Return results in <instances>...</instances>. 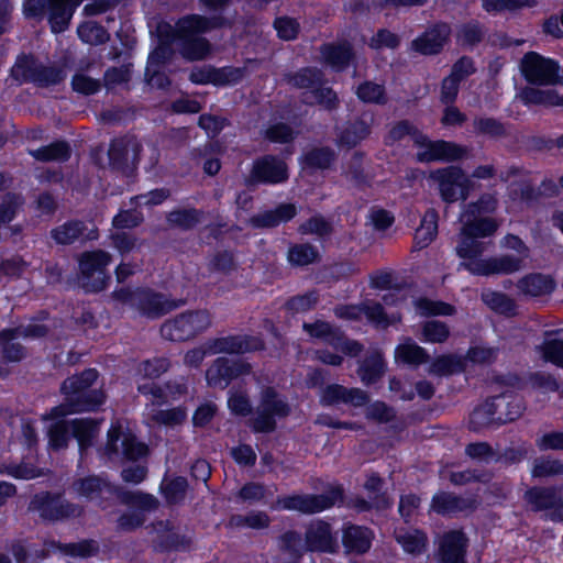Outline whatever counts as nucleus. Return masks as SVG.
I'll return each mask as SVG.
<instances>
[{
    "label": "nucleus",
    "mask_w": 563,
    "mask_h": 563,
    "mask_svg": "<svg viewBox=\"0 0 563 563\" xmlns=\"http://www.w3.org/2000/svg\"><path fill=\"white\" fill-rule=\"evenodd\" d=\"M496 207V199L490 195H484L477 202L464 206L461 212V228L455 251L457 256L464 260L460 267L473 275L512 274L522 269L529 258V247L514 234H507L500 240V247L506 251L505 254L482 257L488 246V243L482 239L493 235L499 227L495 219L485 217L494 212Z\"/></svg>",
    "instance_id": "1"
},
{
    "label": "nucleus",
    "mask_w": 563,
    "mask_h": 563,
    "mask_svg": "<svg viewBox=\"0 0 563 563\" xmlns=\"http://www.w3.org/2000/svg\"><path fill=\"white\" fill-rule=\"evenodd\" d=\"M98 372L93 368L84 371L78 376H71L66 379L62 386L69 404H62L52 409L47 437L48 445L53 450H59L67 445L69 431L77 440L80 451L90 446L92 440L99 431L98 422L91 419H75L70 422L64 420V417L77 412L93 410L104 402V395L100 390L88 391V388L97 380Z\"/></svg>",
    "instance_id": "2"
},
{
    "label": "nucleus",
    "mask_w": 563,
    "mask_h": 563,
    "mask_svg": "<svg viewBox=\"0 0 563 563\" xmlns=\"http://www.w3.org/2000/svg\"><path fill=\"white\" fill-rule=\"evenodd\" d=\"M82 0H24L23 12L27 18L42 16L48 11V21L54 33L66 30L76 8ZM117 0H93L85 5L87 15H95L115 5Z\"/></svg>",
    "instance_id": "3"
},
{
    "label": "nucleus",
    "mask_w": 563,
    "mask_h": 563,
    "mask_svg": "<svg viewBox=\"0 0 563 563\" xmlns=\"http://www.w3.org/2000/svg\"><path fill=\"white\" fill-rule=\"evenodd\" d=\"M407 135L410 136L417 145V158L420 162L454 161L463 157L466 153L465 148L454 143L445 141H429L423 134L416 131L406 121L394 125L390 129L386 141L391 144L396 141L402 140Z\"/></svg>",
    "instance_id": "4"
},
{
    "label": "nucleus",
    "mask_w": 563,
    "mask_h": 563,
    "mask_svg": "<svg viewBox=\"0 0 563 563\" xmlns=\"http://www.w3.org/2000/svg\"><path fill=\"white\" fill-rule=\"evenodd\" d=\"M522 411L520 399L503 394L485 401L471 415V423L477 429L490 424H501L517 419Z\"/></svg>",
    "instance_id": "5"
},
{
    "label": "nucleus",
    "mask_w": 563,
    "mask_h": 563,
    "mask_svg": "<svg viewBox=\"0 0 563 563\" xmlns=\"http://www.w3.org/2000/svg\"><path fill=\"white\" fill-rule=\"evenodd\" d=\"M262 347V342L255 336H225L206 342L202 346L192 349L185 355V364L190 367L198 366L207 355L228 353L240 354Z\"/></svg>",
    "instance_id": "6"
},
{
    "label": "nucleus",
    "mask_w": 563,
    "mask_h": 563,
    "mask_svg": "<svg viewBox=\"0 0 563 563\" xmlns=\"http://www.w3.org/2000/svg\"><path fill=\"white\" fill-rule=\"evenodd\" d=\"M214 25L216 22L200 15H190L178 21L177 33L183 41L181 54L185 58L190 60L202 59L209 54V43L198 34Z\"/></svg>",
    "instance_id": "7"
},
{
    "label": "nucleus",
    "mask_w": 563,
    "mask_h": 563,
    "mask_svg": "<svg viewBox=\"0 0 563 563\" xmlns=\"http://www.w3.org/2000/svg\"><path fill=\"white\" fill-rule=\"evenodd\" d=\"M147 453V448L136 442L129 423L123 420L112 422L107 437V443L103 454L109 460L125 457L128 460H136Z\"/></svg>",
    "instance_id": "8"
},
{
    "label": "nucleus",
    "mask_w": 563,
    "mask_h": 563,
    "mask_svg": "<svg viewBox=\"0 0 563 563\" xmlns=\"http://www.w3.org/2000/svg\"><path fill=\"white\" fill-rule=\"evenodd\" d=\"M113 298L122 305L136 308L148 317H158L176 308L174 301L145 289L120 288L113 292Z\"/></svg>",
    "instance_id": "9"
},
{
    "label": "nucleus",
    "mask_w": 563,
    "mask_h": 563,
    "mask_svg": "<svg viewBox=\"0 0 563 563\" xmlns=\"http://www.w3.org/2000/svg\"><path fill=\"white\" fill-rule=\"evenodd\" d=\"M211 325V316L206 310L181 313L166 321L161 329L165 339L170 341L188 340L206 331Z\"/></svg>",
    "instance_id": "10"
},
{
    "label": "nucleus",
    "mask_w": 563,
    "mask_h": 563,
    "mask_svg": "<svg viewBox=\"0 0 563 563\" xmlns=\"http://www.w3.org/2000/svg\"><path fill=\"white\" fill-rule=\"evenodd\" d=\"M283 544L295 554H299L303 548L307 551L320 552H332L336 548V541L331 533L330 526L322 521H316L309 526L303 547L299 536L294 532L286 533L283 537Z\"/></svg>",
    "instance_id": "11"
},
{
    "label": "nucleus",
    "mask_w": 563,
    "mask_h": 563,
    "mask_svg": "<svg viewBox=\"0 0 563 563\" xmlns=\"http://www.w3.org/2000/svg\"><path fill=\"white\" fill-rule=\"evenodd\" d=\"M430 179L437 183L441 198L446 202L465 200L472 190V179L455 166L432 172Z\"/></svg>",
    "instance_id": "12"
},
{
    "label": "nucleus",
    "mask_w": 563,
    "mask_h": 563,
    "mask_svg": "<svg viewBox=\"0 0 563 563\" xmlns=\"http://www.w3.org/2000/svg\"><path fill=\"white\" fill-rule=\"evenodd\" d=\"M523 77L531 84L552 86L559 80V64L536 52L527 53L520 63Z\"/></svg>",
    "instance_id": "13"
},
{
    "label": "nucleus",
    "mask_w": 563,
    "mask_h": 563,
    "mask_svg": "<svg viewBox=\"0 0 563 563\" xmlns=\"http://www.w3.org/2000/svg\"><path fill=\"white\" fill-rule=\"evenodd\" d=\"M110 262V254L100 250L81 255L79 268L82 275V286L88 291H99L104 288L108 279L106 268Z\"/></svg>",
    "instance_id": "14"
},
{
    "label": "nucleus",
    "mask_w": 563,
    "mask_h": 563,
    "mask_svg": "<svg viewBox=\"0 0 563 563\" xmlns=\"http://www.w3.org/2000/svg\"><path fill=\"white\" fill-rule=\"evenodd\" d=\"M342 497L340 488L324 495H294L279 498L274 509L296 510L303 514L319 512L335 505Z\"/></svg>",
    "instance_id": "15"
},
{
    "label": "nucleus",
    "mask_w": 563,
    "mask_h": 563,
    "mask_svg": "<svg viewBox=\"0 0 563 563\" xmlns=\"http://www.w3.org/2000/svg\"><path fill=\"white\" fill-rule=\"evenodd\" d=\"M288 411V405L278 397L274 389L267 388L262 394L253 429L256 432L272 431L275 428L276 419L285 417Z\"/></svg>",
    "instance_id": "16"
},
{
    "label": "nucleus",
    "mask_w": 563,
    "mask_h": 563,
    "mask_svg": "<svg viewBox=\"0 0 563 563\" xmlns=\"http://www.w3.org/2000/svg\"><path fill=\"white\" fill-rule=\"evenodd\" d=\"M303 330L312 339L320 340L346 355L355 356L361 351V345L357 342L344 339L338 330L332 329L327 322L303 323Z\"/></svg>",
    "instance_id": "17"
},
{
    "label": "nucleus",
    "mask_w": 563,
    "mask_h": 563,
    "mask_svg": "<svg viewBox=\"0 0 563 563\" xmlns=\"http://www.w3.org/2000/svg\"><path fill=\"white\" fill-rule=\"evenodd\" d=\"M319 80L318 71L307 68L294 75L290 84L309 90L305 97L306 102H318L330 108L334 104L336 96L330 88L320 87Z\"/></svg>",
    "instance_id": "18"
},
{
    "label": "nucleus",
    "mask_w": 563,
    "mask_h": 563,
    "mask_svg": "<svg viewBox=\"0 0 563 563\" xmlns=\"http://www.w3.org/2000/svg\"><path fill=\"white\" fill-rule=\"evenodd\" d=\"M335 316L340 319L345 320H357L362 318V316H365L369 322L378 327H388L400 320V317L398 314L387 316L383 311L382 306L375 302H367L364 305L340 306L335 309Z\"/></svg>",
    "instance_id": "19"
},
{
    "label": "nucleus",
    "mask_w": 563,
    "mask_h": 563,
    "mask_svg": "<svg viewBox=\"0 0 563 563\" xmlns=\"http://www.w3.org/2000/svg\"><path fill=\"white\" fill-rule=\"evenodd\" d=\"M16 76L23 77L25 80L33 81L41 86H49L64 79L63 69L53 66H42L35 64L30 58H23L16 63L13 68Z\"/></svg>",
    "instance_id": "20"
},
{
    "label": "nucleus",
    "mask_w": 563,
    "mask_h": 563,
    "mask_svg": "<svg viewBox=\"0 0 563 563\" xmlns=\"http://www.w3.org/2000/svg\"><path fill=\"white\" fill-rule=\"evenodd\" d=\"M249 372V364L241 361L231 362L225 357H219L207 369L206 379L209 386L224 388L232 379Z\"/></svg>",
    "instance_id": "21"
},
{
    "label": "nucleus",
    "mask_w": 563,
    "mask_h": 563,
    "mask_svg": "<svg viewBox=\"0 0 563 563\" xmlns=\"http://www.w3.org/2000/svg\"><path fill=\"white\" fill-rule=\"evenodd\" d=\"M47 329L43 324H29L15 329L4 330L0 333V349L9 361H19L23 356L21 346L14 341L21 336H42Z\"/></svg>",
    "instance_id": "22"
},
{
    "label": "nucleus",
    "mask_w": 563,
    "mask_h": 563,
    "mask_svg": "<svg viewBox=\"0 0 563 563\" xmlns=\"http://www.w3.org/2000/svg\"><path fill=\"white\" fill-rule=\"evenodd\" d=\"M31 507L40 512V516L49 519L58 520L80 515V509L66 501L64 498L48 495L36 496Z\"/></svg>",
    "instance_id": "23"
},
{
    "label": "nucleus",
    "mask_w": 563,
    "mask_h": 563,
    "mask_svg": "<svg viewBox=\"0 0 563 563\" xmlns=\"http://www.w3.org/2000/svg\"><path fill=\"white\" fill-rule=\"evenodd\" d=\"M244 77V70L238 67L196 68L190 74V80L195 84L233 85Z\"/></svg>",
    "instance_id": "24"
},
{
    "label": "nucleus",
    "mask_w": 563,
    "mask_h": 563,
    "mask_svg": "<svg viewBox=\"0 0 563 563\" xmlns=\"http://www.w3.org/2000/svg\"><path fill=\"white\" fill-rule=\"evenodd\" d=\"M527 503L536 510H548L552 520L563 519V505L559 493L549 488H533L526 493Z\"/></svg>",
    "instance_id": "25"
},
{
    "label": "nucleus",
    "mask_w": 563,
    "mask_h": 563,
    "mask_svg": "<svg viewBox=\"0 0 563 563\" xmlns=\"http://www.w3.org/2000/svg\"><path fill=\"white\" fill-rule=\"evenodd\" d=\"M450 33L448 24H437L417 37L412 42V47L423 55L438 54L448 42Z\"/></svg>",
    "instance_id": "26"
},
{
    "label": "nucleus",
    "mask_w": 563,
    "mask_h": 563,
    "mask_svg": "<svg viewBox=\"0 0 563 563\" xmlns=\"http://www.w3.org/2000/svg\"><path fill=\"white\" fill-rule=\"evenodd\" d=\"M466 539L461 531H450L439 544L440 563H465Z\"/></svg>",
    "instance_id": "27"
},
{
    "label": "nucleus",
    "mask_w": 563,
    "mask_h": 563,
    "mask_svg": "<svg viewBox=\"0 0 563 563\" xmlns=\"http://www.w3.org/2000/svg\"><path fill=\"white\" fill-rule=\"evenodd\" d=\"M367 401V395L358 388H345L341 385H330L322 390L321 402L323 405L349 404L354 407L363 406Z\"/></svg>",
    "instance_id": "28"
},
{
    "label": "nucleus",
    "mask_w": 563,
    "mask_h": 563,
    "mask_svg": "<svg viewBox=\"0 0 563 563\" xmlns=\"http://www.w3.org/2000/svg\"><path fill=\"white\" fill-rule=\"evenodd\" d=\"M252 178L269 184L280 183L287 178V167L280 159L265 157L254 164Z\"/></svg>",
    "instance_id": "29"
},
{
    "label": "nucleus",
    "mask_w": 563,
    "mask_h": 563,
    "mask_svg": "<svg viewBox=\"0 0 563 563\" xmlns=\"http://www.w3.org/2000/svg\"><path fill=\"white\" fill-rule=\"evenodd\" d=\"M517 98L526 106L563 104V97L552 88L526 87Z\"/></svg>",
    "instance_id": "30"
},
{
    "label": "nucleus",
    "mask_w": 563,
    "mask_h": 563,
    "mask_svg": "<svg viewBox=\"0 0 563 563\" xmlns=\"http://www.w3.org/2000/svg\"><path fill=\"white\" fill-rule=\"evenodd\" d=\"M78 497L95 500L98 497L108 498L113 495V488L104 481L96 476L80 478L73 485Z\"/></svg>",
    "instance_id": "31"
},
{
    "label": "nucleus",
    "mask_w": 563,
    "mask_h": 563,
    "mask_svg": "<svg viewBox=\"0 0 563 563\" xmlns=\"http://www.w3.org/2000/svg\"><path fill=\"white\" fill-rule=\"evenodd\" d=\"M555 288L554 279L549 275L529 274L518 282V289L521 294L539 297L551 294Z\"/></svg>",
    "instance_id": "32"
},
{
    "label": "nucleus",
    "mask_w": 563,
    "mask_h": 563,
    "mask_svg": "<svg viewBox=\"0 0 563 563\" xmlns=\"http://www.w3.org/2000/svg\"><path fill=\"white\" fill-rule=\"evenodd\" d=\"M537 352L545 362L563 368V330L547 333Z\"/></svg>",
    "instance_id": "33"
},
{
    "label": "nucleus",
    "mask_w": 563,
    "mask_h": 563,
    "mask_svg": "<svg viewBox=\"0 0 563 563\" xmlns=\"http://www.w3.org/2000/svg\"><path fill=\"white\" fill-rule=\"evenodd\" d=\"M372 540V531L363 527L350 526L343 532V544L347 552L364 553L369 549Z\"/></svg>",
    "instance_id": "34"
},
{
    "label": "nucleus",
    "mask_w": 563,
    "mask_h": 563,
    "mask_svg": "<svg viewBox=\"0 0 563 563\" xmlns=\"http://www.w3.org/2000/svg\"><path fill=\"white\" fill-rule=\"evenodd\" d=\"M56 551L63 553L64 555H70L75 558H88L96 553L97 545L93 541H80L78 543H69V544H60L55 541H51L45 544V550L43 551L41 556H47L51 553H55Z\"/></svg>",
    "instance_id": "35"
},
{
    "label": "nucleus",
    "mask_w": 563,
    "mask_h": 563,
    "mask_svg": "<svg viewBox=\"0 0 563 563\" xmlns=\"http://www.w3.org/2000/svg\"><path fill=\"white\" fill-rule=\"evenodd\" d=\"M473 501L456 497L452 494L441 493L433 497L431 509L438 514L450 515L472 508Z\"/></svg>",
    "instance_id": "36"
},
{
    "label": "nucleus",
    "mask_w": 563,
    "mask_h": 563,
    "mask_svg": "<svg viewBox=\"0 0 563 563\" xmlns=\"http://www.w3.org/2000/svg\"><path fill=\"white\" fill-rule=\"evenodd\" d=\"M438 233V214L433 209L428 210L416 231V245L420 249L429 245Z\"/></svg>",
    "instance_id": "37"
},
{
    "label": "nucleus",
    "mask_w": 563,
    "mask_h": 563,
    "mask_svg": "<svg viewBox=\"0 0 563 563\" xmlns=\"http://www.w3.org/2000/svg\"><path fill=\"white\" fill-rule=\"evenodd\" d=\"M397 542L407 553L419 554L424 551L427 545V537L423 532L410 529H399L395 531Z\"/></svg>",
    "instance_id": "38"
},
{
    "label": "nucleus",
    "mask_w": 563,
    "mask_h": 563,
    "mask_svg": "<svg viewBox=\"0 0 563 563\" xmlns=\"http://www.w3.org/2000/svg\"><path fill=\"white\" fill-rule=\"evenodd\" d=\"M395 358L397 362L419 365L427 361L428 354L423 347L408 339L396 347Z\"/></svg>",
    "instance_id": "39"
},
{
    "label": "nucleus",
    "mask_w": 563,
    "mask_h": 563,
    "mask_svg": "<svg viewBox=\"0 0 563 563\" xmlns=\"http://www.w3.org/2000/svg\"><path fill=\"white\" fill-rule=\"evenodd\" d=\"M52 236L57 243L68 244L80 236L89 240L96 239L97 234L93 229L87 234H84L82 224L80 222H68L53 230Z\"/></svg>",
    "instance_id": "40"
},
{
    "label": "nucleus",
    "mask_w": 563,
    "mask_h": 563,
    "mask_svg": "<svg viewBox=\"0 0 563 563\" xmlns=\"http://www.w3.org/2000/svg\"><path fill=\"white\" fill-rule=\"evenodd\" d=\"M466 369V361L457 355H443L435 358L429 367L434 375H451Z\"/></svg>",
    "instance_id": "41"
},
{
    "label": "nucleus",
    "mask_w": 563,
    "mask_h": 563,
    "mask_svg": "<svg viewBox=\"0 0 563 563\" xmlns=\"http://www.w3.org/2000/svg\"><path fill=\"white\" fill-rule=\"evenodd\" d=\"M296 214L294 205H282L275 211H268L252 220L255 227H275L280 222L288 221Z\"/></svg>",
    "instance_id": "42"
},
{
    "label": "nucleus",
    "mask_w": 563,
    "mask_h": 563,
    "mask_svg": "<svg viewBox=\"0 0 563 563\" xmlns=\"http://www.w3.org/2000/svg\"><path fill=\"white\" fill-rule=\"evenodd\" d=\"M384 369L382 354L375 352L360 366L358 375L364 384H372L383 375Z\"/></svg>",
    "instance_id": "43"
},
{
    "label": "nucleus",
    "mask_w": 563,
    "mask_h": 563,
    "mask_svg": "<svg viewBox=\"0 0 563 563\" xmlns=\"http://www.w3.org/2000/svg\"><path fill=\"white\" fill-rule=\"evenodd\" d=\"M165 56V48L158 47L155 49L148 57L147 67H146V76L148 84L152 87L157 88H164L166 85H168V79L162 75L158 74L157 68L159 64L162 63V59Z\"/></svg>",
    "instance_id": "44"
},
{
    "label": "nucleus",
    "mask_w": 563,
    "mask_h": 563,
    "mask_svg": "<svg viewBox=\"0 0 563 563\" xmlns=\"http://www.w3.org/2000/svg\"><path fill=\"white\" fill-rule=\"evenodd\" d=\"M324 60L333 68H343L351 59V47L344 43L338 46L327 45L322 49Z\"/></svg>",
    "instance_id": "45"
},
{
    "label": "nucleus",
    "mask_w": 563,
    "mask_h": 563,
    "mask_svg": "<svg viewBox=\"0 0 563 563\" xmlns=\"http://www.w3.org/2000/svg\"><path fill=\"white\" fill-rule=\"evenodd\" d=\"M32 156L38 161H56L62 162L68 158L69 147L64 142L53 143L48 146L31 152Z\"/></svg>",
    "instance_id": "46"
},
{
    "label": "nucleus",
    "mask_w": 563,
    "mask_h": 563,
    "mask_svg": "<svg viewBox=\"0 0 563 563\" xmlns=\"http://www.w3.org/2000/svg\"><path fill=\"white\" fill-rule=\"evenodd\" d=\"M161 488L167 501L175 504L184 499L187 489V481L185 477H166Z\"/></svg>",
    "instance_id": "47"
},
{
    "label": "nucleus",
    "mask_w": 563,
    "mask_h": 563,
    "mask_svg": "<svg viewBox=\"0 0 563 563\" xmlns=\"http://www.w3.org/2000/svg\"><path fill=\"white\" fill-rule=\"evenodd\" d=\"M536 4V0H482L483 9L488 13L514 11Z\"/></svg>",
    "instance_id": "48"
},
{
    "label": "nucleus",
    "mask_w": 563,
    "mask_h": 563,
    "mask_svg": "<svg viewBox=\"0 0 563 563\" xmlns=\"http://www.w3.org/2000/svg\"><path fill=\"white\" fill-rule=\"evenodd\" d=\"M77 33L79 38L88 44L97 45L109 38L107 31L93 22H86L78 26Z\"/></svg>",
    "instance_id": "49"
},
{
    "label": "nucleus",
    "mask_w": 563,
    "mask_h": 563,
    "mask_svg": "<svg viewBox=\"0 0 563 563\" xmlns=\"http://www.w3.org/2000/svg\"><path fill=\"white\" fill-rule=\"evenodd\" d=\"M369 134V126L364 121H357L341 132L340 145L354 146Z\"/></svg>",
    "instance_id": "50"
},
{
    "label": "nucleus",
    "mask_w": 563,
    "mask_h": 563,
    "mask_svg": "<svg viewBox=\"0 0 563 563\" xmlns=\"http://www.w3.org/2000/svg\"><path fill=\"white\" fill-rule=\"evenodd\" d=\"M482 297L489 308L499 313L511 314L515 311V302L501 292L486 291Z\"/></svg>",
    "instance_id": "51"
},
{
    "label": "nucleus",
    "mask_w": 563,
    "mask_h": 563,
    "mask_svg": "<svg viewBox=\"0 0 563 563\" xmlns=\"http://www.w3.org/2000/svg\"><path fill=\"white\" fill-rule=\"evenodd\" d=\"M147 416L158 423L176 424L186 418V411L180 408L158 410L155 408V404L153 402L151 406H147Z\"/></svg>",
    "instance_id": "52"
},
{
    "label": "nucleus",
    "mask_w": 563,
    "mask_h": 563,
    "mask_svg": "<svg viewBox=\"0 0 563 563\" xmlns=\"http://www.w3.org/2000/svg\"><path fill=\"white\" fill-rule=\"evenodd\" d=\"M415 306L417 312L421 316H449L454 311L453 307L445 302L433 301L427 298L418 299Z\"/></svg>",
    "instance_id": "53"
},
{
    "label": "nucleus",
    "mask_w": 563,
    "mask_h": 563,
    "mask_svg": "<svg viewBox=\"0 0 563 563\" xmlns=\"http://www.w3.org/2000/svg\"><path fill=\"white\" fill-rule=\"evenodd\" d=\"M422 341L427 343H442L444 342L450 331L448 327L440 321H428L422 327Z\"/></svg>",
    "instance_id": "54"
},
{
    "label": "nucleus",
    "mask_w": 563,
    "mask_h": 563,
    "mask_svg": "<svg viewBox=\"0 0 563 563\" xmlns=\"http://www.w3.org/2000/svg\"><path fill=\"white\" fill-rule=\"evenodd\" d=\"M357 97L364 102L383 103L385 101L384 87L374 82H364L357 88Z\"/></svg>",
    "instance_id": "55"
},
{
    "label": "nucleus",
    "mask_w": 563,
    "mask_h": 563,
    "mask_svg": "<svg viewBox=\"0 0 563 563\" xmlns=\"http://www.w3.org/2000/svg\"><path fill=\"white\" fill-rule=\"evenodd\" d=\"M318 256V252L310 245L301 244L291 247L288 252V260L296 265H308Z\"/></svg>",
    "instance_id": "56"
},
{
    "label": "nucleus",
    "mask_w": 563,
    "mask_h": 563,
    "mask_svg": "<svg viewBox=\"0 0 563 563\" xmlns=\"http://www.w3.org/2000/svg\"><path fill=\"white\" fill-rule=\"evenodd\" d=\"M139 390L143 393L144 395H152L153 400L159 402L161 400H168L169 398H175V394H181L183 393V386L178 385L177 390L174 391L170 386H167L166 388L157 387L155 385H148V384H140Z\"/></svg>",
    "instance_id": "57"
},
{
    "label": "nucleus",
    "mask_w": 563,
    "mask_h": 563,
    "mask_svg": "<svg viewBox=\"0 0 563 563\" xmlns=\"http://www.w3.org/2000/svg\"><path fill=\"white\" fill-rule=\"evenodd\" d=\"M334 159V153L329 148L313 150L306 155V164L310 167L327 168Z\"/></svg>",
    "instance_id": "58"
},
{
    "label": "nucleus",
    "mask_w": 563,
    "mask_h": 563,
    "mask_svg": "<svg viewBox=\"0 0 563 563\" xmlns=\"http://www.w3.org/2000/svg\"><path fill=\"white\" fill-rule=\"evenodd\" d=\"M228 406L232 413L246 416L251 412V405L245 394L239 390H231Z\"/></svg>",
    "instance_id": "59"
},
{
    "label": "nucleus",
    "mask_w": 563,
    "mask_h": 563,
    "mask_svg": "<svg viewBox=\"0 0 563 563\" xmlns=\"http://www.w3.org/2000/svg\"><path fill=\"white\" fill-rule=\"evenodd\" d=\"M496 356V351L492 347L476 345L471 347L467 356L463 360L466 361V365L468 362L474 364H486L493 361Z\"/></svg>",
    "instance_id": "60"
},
{
    "label": "nucleus",
    "mask_w": 563,
    "mask_h": 563,
    "mask_svg": "<svg viewBox=\"0 0 563 563\" xmlns=\"http://www.w3.org/2000/svg\"><path fill=\"white\" fill-rule=\"evenodd\" d=\"M563 474V464L556 460H538L532 470L533 476Z\"/></svg>",
    "instance_id": "61"
},
{
    "label": "nucleus",
    "mask_w": 563,
    "mask_h": 563,
    "mask_svg": "<svg viewBox=\"0 0 563 563\" xmlns=\"http://www.w3.org/2000/svg\"><path fill=\"white\" fill-rule=\"evenodd\" d=\"M275 29L280 38L289 41L298 33V23L290 18H278L275 21Z\"/></svg>",
    "instance_id": "62"
},
{
    "label": "nucleus",
    "mask_w": 563,
    "mask_h": 563,
    "mask_svg": "<svg viewBox=\"0 0 563 563\" xmlns=\"http://www.w3.org/2000/svg\"><path fill=\"white\" fill-rule=\"evenodd\" d=\"M366 416L368 419H373L378 422H387L393 419L394 410L384 402L376 401L367 408Z\"/></svg>",
    "instance_id": "63"
},
{
    "label": "nucleus",
    "mask_w": 563,
    "mask_h": 563,
    "mask_svg": "<svg viewBox=\"0 0 563 563\" xmlns=\"http://www.w3.org/2000/svg\"><path fill=\"white\" fill-rule=\"evenodd\" d=\"M169 363L166 358H155L142 363L140 372H142L145 377L154 378L166 372Z\"/></svg>",
    "instance_id": "64"
}]
</instances>
